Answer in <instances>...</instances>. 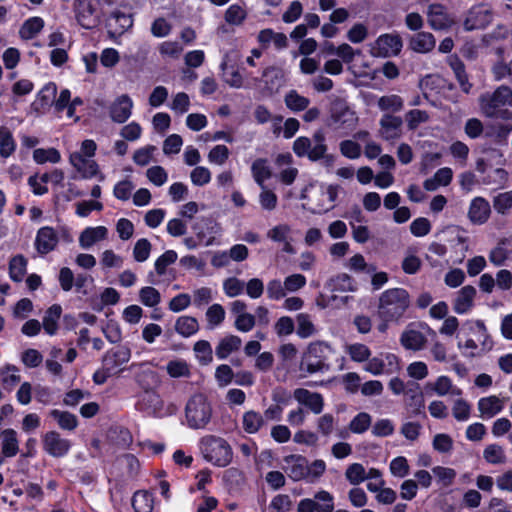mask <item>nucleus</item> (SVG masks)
I'll return each instance as SVG.
<instances>
[{
    "mask_svg": "<svg viewBox=\"0 0 512 512\" xmlns=\"http://www.w3.org/2000/svg\"><path fill=\"white\" fill-rule=\"evenodd\" d=\"M410 306V297L403 288L384 291L378 304V316L384 321H399Z\"/></svg>",
    "mask_w": 512,
    "mask_h": 512,
    "instance_id": "f257e3e1",
    "label": "nucleus"
},
{
    "mask_svg": "<svg viewBox=\"0 0 512 512\" xmlns=\"http://www.w3.org/2000/svg\"><path fill=\"white\" fill-rule=\"evenodd\" d=\"M338 191L339 187L333 184H320L310 190L305 189L301 198L307 199V203L303 207L313 214L327 213L335 207Z\"/></svg>",
    "mask_w": 512,
    "mask_h": 512,
    "instance_id": "f03ea898",
    "label": "nucleus"
},
{
    "mask_svg": "<svg viewBox=\"0 0 512 512\" xmlns=\"http://www.w3.org/2000/svg\"><path fill=\"white\" fill-rule=\"evenodd\" d=\"M464 326L476 337V340L468 338L464 342L458 341L457 347L463 356L473 358L492 349L493 341L482 320L467 321Z\"/></svg>",
    "mask_w": 512,
    "mask_h": 512,
    "instance_id": "7ed1b4c3",
    "label": "nucleus"
},
{
    "mask_svg": "<svg viewBox=\"0 0 512 512\" xmlns=\"http://www.w3.org/2000/svg\"><path fill=\"white\" fill-rule=\"evenodd\" d=\"M201 452L205 460L217 467H226L233 459L230 444L221 437H204L201 440Z\"/></svg>",
    "mask_w": 512,
    "mask_h": 512,
    "instance_id": "20e7f679",
    "label": "nucleus"
},
{
    "mask_svg": "<svg viewBox=\"0 0 512 512\" xmlns=\"http://www.w3.org/2000/svg\"><path fill=\"white\" fill-rule=\"evenodd\" d=\"M185 418L188 427L204 429L212 418V406L205 395H192L185 406Z\"/></svg>",
    "mask_w": 512,
    "mask_h": 512,
    "instance_id": "39448f33",
    "label": "nucleus"
},
{
    "mask_svg": "<svg viewBox=\"0 0 512 512\" xmlns=\"http://www.w3.org/2000/svg\"><path fill=\"white\" fill-rule=\"evenodd\" d=\"M330 350V345L325 342L318 341L309 344L300 362L299 370L301 376L306 377L310 374L328 370L329 366L326 364V354L330 352Z\"/></svg>",
    "mask_w": 512,
    "mask_h": 512,
    "instance_id": "423d86ee",
    "label": "nucleus"
},
{
    "mask_svg": "<svg viewBox=\"0 0 512 512\" xmlns=\"http://www.w3.org/2000/svg\"><path fill=\"white\" fill-rule=\"evenodd\" d=\"M292 149L298 157H307L313 162L319 161L328 151L325 134L323 131H316L311 138L300 136L293 142Z\"/></svg>",
    "mask_w": 512,
    "mask_h": 512,
    "instance_id": "0eeeda50",
    "label": "nucleus"
},
{
    "mask_svg": "<svg viewBox=\"0 0 512 512\" xmlns=\"http://www.w3.org/2000/svg\"><path fill=\"white\" fill-rule=\"evenodd\" d=\"M480 108L487 117H497L502 107L512 106V90L501 85L493 93H486L480 97Z\"/></svg>",
    "mask_w": 512,
    "mask_h": 512,
    "instance_id": "6e6552de",
    "label": "nucleus"
},
{
    "mask_svg": "<svg viewBox=\"0 0 512 512\" xmlns=\"http://www.w3.org/2000/svg\"><path fill=\"white\" fill-rule=\"evenodd\" d=\"M138 406L141 411L158 418L172 415L176 411V406L166 405L155 390H146L141 395Z\"/></svg>",
    "mask_w": 512,
    "mask_h": 512,
    "instance_id": "1a4fd4ad",
    "label": "nucleus"
},
{
    "mask_svg": "<svg viewBox=\"0 0 512 512\" xmlns=\"http://www.w3.org/2000/svg\"><path fill=\"white\" fill-rule=\"evenodd\" d=\"M403 43L398 34L386 33L380 35L370 47L374 57H391L400 53Z\"/></svg>",
    "mask_w": 512,
    "mask_h": 512,
    "instance_id": "9d476101",
    "label": "nucleus"
},
{
    "mask_svg": "<svg viewBox=\"0 0 512 512\" xmlns=\"http://www.w3.org/2000/svg\"><path fill=\"white\" fill-rule=\"evenodd\" d=\"M43 450L51 457L63 458L68 455L72 443L57 431H48L42 436Z\"/></svg>",
    "mask_w": 512,
    "mask_h": 512,
    "instance_id": "9b49d317",
    "label": "nucleus"
},
{
    "mask_svg": "<svg viewBox=\"0 0 512 512\" xmlns=\"http://www.w3.org/2000/svg\"><path fill=\"white\" fill-rule=\"evenodd\" d=\"M197 239L205 246H211L215 243L217 235H220L222 228L220 224L211 218H201L192 226Z\"/></svg>",
    "mask_w": 512,
    "mask_h": 512,
    "instance_id": "f8f14e48",
    "label": "nucleus"
},
{
    "mask_svg": "<svg viewBox=\"0 0 512 512\" xmlns=\"http://www.w3.org/2000/svg\"><path fill=\"white\" fill-rule=\"evenodd\" d=\"M428 23L434 30H447L455 24L454 17L441 4H432L427 12Z\"/></svg>",
    "mask_w": 512,
    "mask_h": 512,
    "instance_id": "ddd939ff",
    "label": "nucleus"
},
{
    "mask_svg": "<svg viewBox=\"0 0 512 512\" xmlns=\"http://www.w3.org/2000/svg\"><path fill=\"white\" fill-rule=\"evenodd\" d=\"M492 21L491 11L484 5L472 7L464 20V28L468 31L483 29Z\"/></svg>",
    "mask_w": 512,
    "mask_h": 512,
    "instance_id": "4468645a",
    "label": "nucleus"
},
{
    "mask_svg": "<svg viewBox=\"0 0 512 512\" xmlns=\"http://www.w3.org/2000/svg\"><path fill=\"white\" fill-rule=\"evenodd\" d=\"M379 134L385 140H396L402 136L403 120L400 116L385 113L379 121Z\"/></svg>",
    "mask_w": 512,
    "mask_h": 512,
    "instance_id": "2eb2a0df",
    "label": "nucleus"
},
{
    "mask_svg": "<svg viewBox=\"0 0 512 512\" xmlns=\"http://www.w3.org/2000/svg\"><path fill=\"white\" fill-rule=\"evenodd\" d=\"M130 357V349L121 346L116 349L107 351L103 356L102 364L109 372L115 375L122 370L121 367L130 360Z\"/></svg>",
    "mask_w": 512,
    "mask_h": 512,
    "instance_id": "dca6fc26",
    "label": "nucleus"
},
{
    "mask_svg": "<svg viewBox=\"0 0 512 512\" xmlns=\"http://www.w3.org/2000/svg\"><path fill=\"white\" fill-rule=\"evenodd\" d=\"M282 468L293 481H300L307 477V459L302 455L285 456Z\"/></svg>",
    "mask_w": 512,
    "mask_h": 512,
    "instance_id": "f3484780",
    "label": "nucleus"
},
{
    "mask_svg": "<svg viewBox=\"0 0 512 512\" xmlns=\"http://www.w3.org/2000/svg\"><path fill=\"white\" fill-rule=\"evenodd\" d=\"M59 242L57 231L50 226L41 227L36 234L35 248L38 253L45 255L53 251Z\"/></svg>",
    "mask_w": 512,
    "mask_h": 512,
    "instance_id": "a211bd4d",
    "label": "nucleus"
},
{
    "mask_svg": "<svg viewBox=\"0 0 512 512\" xmlns=\"http://www.w3.org/2000/svg\"><path fill=\"white\" fill-rule=\"evenodd\" d=\"M293 397L300 405L306 406L314 414H320L324 408V399L320 393L297 388L293 392Z\"/></svg>",
    "mask_w": 512,
    "mask_h": 512,
    "instance_id": "6ab92c4d",
    "label": "nucleus"
},
{
    "mask_svg": "<svg viewBox=\"0 0 512 512\" xmlns=\"http://www.w3.org/2000/svg\"><path fill=\"white\" fill-rule=\"evenodd\" d=\"M132 108V99L128 95L123 94L117 97L111 104L109 109L110 117L116 123H124L130 118Z\"/></svg>",
    "mask_w": 512,
    "mask_h": 512,
    "instance_id": "aec40b11",
    "label": "nucleus"
},
{
    "mask_svg": "<svg viewBox=\"0 0 512 512\" xmlns=\"http://www.w3.org/2000/svg\"><path fill=\"white\" fill-rule=\"evenodd\" d=\"M505 406V400L496 395L482 397L478 400L477 408L479 417L482 419H491L501 413Z\"/></svg>",
    "mask_w": 512,
    "mask_h": 512,
    "instance_id": "412c9836",
    "label": "nucleus"
},
{
    "mask_svg": "<svg viewBox=\"0 0 512 512\" xmlns=\"http://www.w3.org/2000/svg\"><path fill=\"white\" fill-rule=\"evenodd\" d=\"M490 214L491 207L485 198L475 197L472 199L468 210V218L473 224H484L489 219Z\"/></svg>",
    "mask_w": 512,
    "mask_h": 512,
    "instance_id": "4be33fe9",
    "label": "nucleus"
},
{
    "mask_svg": "<svg viewBox=\"0 0 512 512\" xmlns=\"http://www.w3.org/2000/svg\"><path fill=\"white\" fill-rule=\"evenodd\" d=\"M489 261L496 267H501L506 261H512V236L501 239L496 247L490 250Z\"/></svg>",
    "mask_w": 512,
    "mask_h": 512,
    "instance_id": "5701e85b",
    "label": "nucleus"
},
{
    "mask_svg": "<svg viewBox=\"0 0 512 512\" xmlns=\"http://www.w3.org/2000/svg\"><path fill=\"white\" fill-rule=\"evenodd\" d=\"M70 164L81 173L83 178H92L98 173V165L92 159L82 153H71L69 157Z\"/></svg>",
    "mask_w": 512,
    "mask_h": 512,
    "instance_id": "b1692460",
    "label": "nucleus"
},
{
    "mask_svg": "<svg viewBox=\"0 0 512 512\" xmlns=\"http://www.w3.org/2000/svg\"><path fill=\"white\" fill-rule=\"evenodd\" d=\"M75 18L78 24L85 29H93L99 23L98 18L95 16V7L91 3L74 4L73 5Z\"/></svg>",
    "mask_w": 512,
    "mask_h": 512,
    "instance_id": "393cba45",
    "label": "nucleus"
},
{
    "mask_svg": "<svg viewBox=\"0 0 512 512\" xmlns=\"http://www.w3.org/2000/svg\"><path fill=\"white\" fill-rule=\"evenodd\" d=\"M476 289L471 285L462 287L454 300L453 310L459 315L467 314L474 304Z\"/></svg>",
    "mask_w": 512,
    "mask_h": 512,
    "instance_id": "a878e982",
    "label": "nucleus"
},
{
    "mask_svg": "<svg viewBox=\"0 0 512 512\" xmlns=\"http://www.w3.org/2000/svg\"><path fill=\"white\" fill-rule=\"evenodd\" d=\"M133 25L132 16L121 11H114L108 20V33L112 38L122 35Z\"/></svg>",
    "mask_w": 512,
    "mask_h": 512,
    "instance_id": "bb28decb",
    "label": "nucleus"
},
{
    "mask_svg": "<svg viewBox=\"0 0 512 512\" xmlns=\"http://www.w3.org/2000/svg\"><path fill=\"white\" fill-rule=\"evenodd\" d=\"M262 79L265 89L269 94L278 92L285 84L284 71L274 66L267 67L263 70Z\"/></svg>",
    "mask_w": 512,
    "mask_h": 512,
    "instance_id": "cd10ccee",
    "label": "nucleus"
},
{
    "mask_svg": "<svg viewBox=\"0 0 512 512\" xmlns=\"http://www.w3.org/2000/svg\"><path fill=\"white\" fill-rule=\"evenodd\" d=\"M108 236L105 226L87 227L79 236V246L82 249H89L96 243L103 241Z\"/></svg>",
    "mask_w": 512,
    "mask_h": 512,
    "instance_id": "c85d7f7f",
    "label": "nucleus"
},
{
    "mask_svg": "<svg viewBox=\"0 0 512 512\" xmlns=\"http://www.w3.org/2000/svg\"><path fill=\"white\" fill-rule=\"evenodd\" d=\"M1 452L4 457L11 458L19 452L18 434L12 428H7L0 433Z\"/></svg>",
    "mask_w": 512,
    "mask_h": 512,
    "instance_id": "c756f323",
    "label": "nucleus"
},
{
    "mask_svg": "<svg viewBox=\"0 0 512 512\" xmlns=\"http://www.w3.org/2000/svg\"><path fill=\"white\" fill-rule=\"evenodd\" d=\"M326 287L332 292H354L357 289L355 280L347 273H339L331 277Z\"/></svg>",
    "mask_w": 512,
    "mask_h": 512,
    "instance_id": "7c9ffc66",
    "label": "nucleus"
},
{
    "mask_svg": "<svg viewBox=\"0 0 512 512\" xmlns=\"http://www.w3.org/2000/svg\"><path fill=\"white\" fill-rule=\"evenodd\" d=\"M427 387L441 397L446 395L461 396L463 393L462 389L453 385L452 380L445 375L439 376L434 383L428 384Z\"/></svg>",
    "mask_w": 512,
    "mask_h": 512,
    "instance_id": "2f4dec72",
    "label": "nucleus"
},
{
    "mask_svg": "<svg viewBox=\"0 0 512 512\" xmlns=\"http://www.w3.org/2000/svg\"><path fill=\"white\" fill-rule=\"evenodd\" d=\"M241 344V338L236 335H228L222 338L215 349L216 357L219 360L226 359L230 354L238 351Z\"/></svg>",
    "mask_w": 512,
    "mask_h": 512,
    "instance_id": "473e14b6",
    "label": "nucleus"
},
{
    "mask_svg": "<svg viewBox=\"0 0 512 512\" xmlns=\"http://www.w3.org/2000/svg\"><path fill=\"white\" fill-rule=\"evenodd\" d=\"M400 342L405 349L408 350H421L425 343L426 337L424 334L415 329H406L400 337Z\"/></svg>",
    "mask_w": 512,
    "mask_h": 512,
    "instance_id": "72a5a7b5",
    "label": "nucleus"
},
{
    "mask_svg": "<svg viewBox=\"0 0 512 512\" xmlns=\"http://www.w3.org/2000/svg\"><path fill=\"white\" fill-rule=\"evenodd\" d=\"M378 108L385 113L395 114L401 112L404 108V100L397 94H387L378 98Z\"/></svg>",
    "mask_w": 512,
    "mask_h": 512,
    "instance_id": "f704fd0d",
    "label": "nucleus"
},
{
    "mask_svg": "<svg viewBox=\"0 0 512 512\" xmlns=\"http://www.w3.org/2000/svg\"><path fill=\"white\" fill-rule=\"evenodd\" d=\"M410 48L418 53H427L435 47V38L429 32H419L410 40Z\"/></svg>",
    "mask_w": 512,
    "mask_h": 512,
    "instance_id": "c9c22d12",
    "label": "nucleus"
},
{
    "mask_svg": "<svg viewBox=\"0 0 512 512\" xmlns=\"http://www.w3.org/2000/svg\"><path fill=\"white\" fill-rule=\"evenodd\" d=\"M16 147L12 131L6 126H0V157L9 158L16 151Z\"/></svg>",
    "mask_w": 512,
    "mask_h": 512,
    "instance_id": "e433bc0d",
    "label": "nucleus"
},
{
    "mask_svg": "<svg viewBox=\"0 0 512 512\" xmlns=\"http://www.w3.org/2000/svg\"><path fill=\"white\" fill-rule=\"evenodd\" d=\"M264 424L263 415L257 411L249 410L242 416V428L248 434H256Z\"/></svg>",
    "mask_w": 512,
    "mask_h": 512,
    "instance_id": "4c0bfd02",
    "label": "nucleus"
},
{
    "mask_svg": "<svg viewBox=\"0 0 512 512\" xmlns=\"http://www.w3.org/2000/svg\"><path fill=\"white\" fill-rule=\"evenodd\" d=\"M174 328L179 335L188 338L198 332L199 324L194 317L181 316L176 320Z\"/></svg>",
    "mask_w": 512,
    "mask_h": 512,
    "instance_id": "58836bf2",
    "label": "nucleus"
},
{
    "mask_svg": "<svg viewBox=\"0 0 512 512\" xmlns=\"http://www.w3.org/2000/svg\"><path fill=\"white\" fill-rule=\"evenodd\" d=\"M50 416L56 420L58 426L63 430L73 431L78 426L76 415L68 411L53 409L50 411Z\"/></svg>",
    "mask_w": 512,
    "mask_h": 512,
    "instance_id": "ea45409f",
    "label": "nucleus"
},
{
    "mask_svg": "<svg viewBox=\"0 0 512 512\" xmlns=\"http://www.w3.org/2000/svg\"><path fill=\"white\" fill-rule=\"evenodd\" d=\"M252 176L255 182L260 186H265V181L268 180L271 175V169L266 159H256L251 166Z\"/></svg>",
    "mask_w": 512,
    "mask_h": 512,
    "instance_id": "a19ab883",
    "label": "nucleus"
},
{
    "mask_svg": "<svg viewBox=\"0 0 512 512\" xmlns=\"http://www.w3.org/2000/svg\"><path fill=\"white\" fill-rule=\"evenodd\" d=\"M62 308L58 304L52 305L45 313L43 318V328L49 335H54L58 329V320L61 316Z\"/></svg>",
    "mask_w": 512,
    "mask_h": 512,
    "instance_id": "79ce46f5",
    "label": "nucleus"
},
{
    "mask_svg": "<svg viewBox=\"0 0 512 512\" xmlns=\"http://www.w3.org/2000/svg\"><path fill=\"white\" fill-rule=\"evenodd\" d=\"M132 506L135 512H151L154 506L152 494L146 490L135 492L132 497Z\"/></svg>",
    "mask_w": 512,
    "mask_h": 512,
    "instance_id": "37998d69",
    "label": "nucleus"
},
{
    "mask_svg": "<svg viewBox=\"0 0 512 512\" xmlns=\"http://www.w3.org/2000/svg\"><path fill=\"white\" fill-rule=\"evenodd\" d=\"M44 27V21L40 17L27 19L19 30L20 37L25 40L33 39Z\"/></svg>",
    "mask_w": 512,
    "mask_h": 512,
    "instance_id": "c03bdc74",
    "label": "nucleus"
},
{
    "mask_svg": "<svg viewBox=\"0 0 512 512\" xmlns=\"http://www.w3.org/2000/svg\"><path fill=\"white\" fill-rule=\"evenodd\" d=\"M345 352L354 362H366L371 356L370 348L363 343H352L345 346Z\"/></svg>",
    "mask_w": 512,
    "mask_h": 512,
    "instance_id": "a18cd8bd",
    "label": "nucleus"
},
{
    "mask_svg": "<svg viewBox=\"0 0 512 512\" xmlns=\"http://www.w3.org/2000/svg\"><path fill=\"white\" fill-rule=\"evenodd\" d=\"M297 321V335L306 339L313 336L316 333L315 325L311 320V316L307 313H299L296 316Z\"/></svg>",
    "mask_w": 512,
    "mask_h": 512,
    "instance_id": "49530a36",
    "label": "nucleus"
},
{
    "mask_svg": "<svg viewBox=\"0 0 512 512\" xmlns=\"http://www.w3.org/2000/svg\"><path fill=\"white\" fill-rule=\"evenodd\" d=\"M483 458L486 462L493 465L504 464L506 462L504 448L499 444L487 445L483 451Z\"/></svg>",
    "mask_w": 512,
    "mask_h": 512,
    "instance_id": "de8ad7c7",
    "label": "nucleus"
},
{
    "mask_svg": "<svg viewBox=\"0 0 512 512\" xmlns=\"http://www.w3.org/2000/svg\"><path fill=\"white\" fill-rule=\"evenodd\" d=\"M196 359L201 365H208L213 360V351L210 343L206 340H199L193 346Z\"/></svg>",
    "mask_w": 512,
    "mask_h": 512,
    "instance_id": "09e8293b",
    "label": "nucleus"
},
{
    "mask_svg": "<svg viewBox=\"0 0 512 512\" xmlns=\"http://www.w3.org/2000/svg\"><path fill=\"white\" fill-rule=\"evenodd\" d=\"M284 101L286 106L294 112L303 111L310 104V100L307 97L300 95L296 90L289 91L285 95Z\"/></svg>",
    "mask_w": 512,
    "mask_h": 512,
    "instance_id": "8fccbe9b",
    "label": "nucleus"
},
{
    "mask_svg": "<svg viewBox=\"0 0 512 512\" xmlns=\"http://www.w3.org/2000/svg\"><path fill=\"white\" fill-rule=\"evenodd\" d=\"M27 269V260L22 255L13 257L9 264V274L13 281L20 282Z\"/></svg>",
    "mask_w": 512,
    "mask_h": 512,
    "instance_id": "3c124183",
    "label": "nucleus"
},
{
    "mask_svg": "<svg viewBox=\"0 0 512 512\" xmlns=\"http://www.w3.org/2000/svg\"><path fill=\"white\" fill-rule=\"evenodd\" d=\"M166 371L172 378L189 377L191 374L189 364L183 359L169 361L166 365Z\"/></svg>",
    "mask_w": 512,
    "mask_h": 512,
    "instance_id": "603ef678",
    "label": "nucleus"
},
{
    "mask_svg": "<svg viewBox=\"0 0 512 512\" xmlns=\"http://www.w3.org/2000/svg\"><path fill=\"white\" fill-rule=\"evenodd\" d=\"M33 159L37 164L58 163L61 160L60 152L55 148H38L33 151Z\"/></svg>",
    "mask_w": 512,
    "mask_h": 512,
    "instance_id": "864d4df0",
    "label": "nucleus"
},
{
    "mask_svg": "<svg viewBox=\"0 0 512 512\" xmlns=\"http://www.w3.org/2000/svg\"><path fill=\"white\" fill-rule=\"evenodd\" d=\"M405 394L408 397L407 404L413 408V414H421L424 408V399L419 391V386L416 384L414 387H408Z\"/></svg>",
    "mask_w": 512,
    "mask_h": 512,
    "instance_id": "5fc2aeb1",
    "label": "nucleus"
},
{
    "mask_svg": "<svg viewBox=\"0 0 512 512\" xmlns=\"http://www.w3.org/2000/svg\"><path fill=\"white\" fill-rule=\"evenodd\" d=\"M429 118L428 112L420 109H412L405 114L407 128L411 131L416 130L421 124L428 122Z\"/></svg>",
    "mask_w": 512,
    "mask_h": 512,
    "instance_id": "6e6d98bb",
    "label": "nucleus"
},
{
    "mask_svg": "<svg viewBox=\"0 0 512 512\" xmlns=\"http://www.w3.org/2000/svg\"><path fill=\"white\" fill-rule=\"evenodd\" d=\"M450 66L459 82L461 89L465 93H469L472 85L470 84V82L468 80V76L465 72L464 64L458 58H453L450 60Z\"/></svg>",
    "mask_w": 512,
    "mask_h": 512,
    "instance_id": "4d7b16f0",
    "label": "nucleus"
},
{
    "mask_svg": "<svg viewBox=\"0 0 512 512\" xmlns=\"http://www.w3.org/2000/svg\"><path fill=\"white\" fill-rule=\"evenodd\" d=\"M345 478L350 484L359 485L367 478L366 469L361 463H352L345 471Z\"/></svg>",
    "mask_w": 512,
    "mask_h": 512,
    "instance_id": "13d9d810",
    "label": "nucleus"
},
{
    "mask_svg": "<svg viewBox=\"0 0 512 512\" xmlns=\"http://www.w3.org/2000/svg\"><path fill=\"white\" fill-rule=\"evenodd\" d=\"M372 423V417L366 412L358 413L349 423V429L355 434L366 432Z\"/></svg>",
    "mask_w": 512,
    "mask_h": 512,
    "instance_id": "bf43d9fd",
    "label": "nucleus"
},
{
    "mask_svg": "<svg viewBox=\"0 0 512 512\" xmlns=\"http://www.w3.org/2000/svg\"><path fill=\"white\" fill-rule=\"evenodd\" d=\"M139 299L144 306L155 307L161 302V295L156 288L146 286L139 290Z\"/></svg>",
    "mask_w": 512,
    "mask_h": 512,
    "instance_id": "052dcab7",
    "label": "nucleus"
},
{
    "mask_svg": "<svg viewBox=\"0 0 512 512\" xmlns=\"http://www.w3.org/2000/svg\"><path fill=\"white\" fill-rule=\"evenodd\" d=\"M389 470L394 477L405 478L410 472L408 460L404 456L393 458L389 464Z\"/></svg>",
    "mask_w": 512,
    "mask_h": 512,
    "instance_id": "680f3d73",
    "label": "nucleus"
},
{
    "mask_svg": "<svg viewBox=\"0 0 512 512\" xmlns=\"http://www.w3.org/2000/svg\"><path fill=\"white\" fill-rule=\"evenodd\" d=\"M2 383L4 386L13 387L20 382L21 376L19 369L15 365L6 364L0 369Z\"/></svg>",
    "mask_w": 512,
    "mask_h": 512,
    "instance_id": "e2e57ef3",
    "label": "nucleus"
},
{
    "mask_svg": "<svg viewBox=\"0 0 512 512\" xmlns=\"http://www.w3.org/2000/svg\"><path fill=\"white\" fill-rule=\"evenodd\" d=\"M164 58L178 59L183 52V46L177 41H164L158 47Z\"/></svg>",
    "mask_w": 512,
    "mask_h": 512,
    "instance_id": "0e129e2a",
    "label": "nucleus"
},
{
    "mask_svg": "<svg viewBox=\"0 0 512 512\" xmlns=\"http://www.w3.org/2000/svg\"><path fill=\"white\" fill-rule=\"evenodd\" d=\"M206 318L208 327L213 329L224 321L225 310L220 304H213L207 309Z\"/></svg>",
    "mask_w": 512,
    "mask_h": 512,
    "instance_id": "69168bd1",
    "label": "nucleus"
},
{
    "mask_svg": "<svg viewBox=\"0 0 512 512\" xmlns=\"http://www.w3.org/2000/svg\"><path fill=\"white\" fill-rule=\"evenodd\" d=\"M313 500L316 501L317 512H333L334 498L328 491L317 492Z\"/></svg>",
    "mask_w": 512,
    "mask_h": 512,
    "instance_id": "338daca9",
    "label": "nucleus"
},
{
    "mask_svg": "<svg viewBox=\"0 0 512 512\" xmlns=\"http://www.w3.org/2000/svg\"><path fill=\"white\" fill-rule=\"evenodd\" d=\"M491 74L495 81H501L506 77H509L512 81V59L508 64L503 61H496L491 66Z\"/></svg>",
    "mask_w": 512,
    "mask_h": 512,
    "instance_id": "774afa93",
    "label": "nucleus"
}]
</instances>
